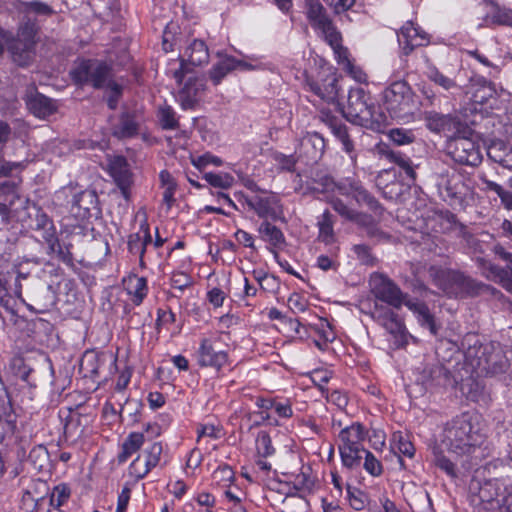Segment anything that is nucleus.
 I'll use <instances>...</instances> for the list:
<instances>
[{
  "label": "nucleus",
  "instance_id": "f257e3e1",
  "mask_svg": "<svg viewBox=\"0 0 512 512\" xmlns=\"http://www.w3.org/2000/svg\"><path fill=\"white\" fill-rule=\"evenodd\" d=\"M485 438L479 417L465 412L445 424L440 445L457 456L472 455L480 449Z\"/></svg>",
  "mask_w": 512,
  "mask_h": 512
},
{
  "label": "nucleus",
  "instance_id": "f03ea898",
  "mask_svg": "<svg viewBox=\"0 0 512 512\" xmlns=\"http://www.w3.org/2000/svg\"><path fill=\"white\" fill-rule=\"evenodd\" d=\"M428 274L433 284L449 298L476 297L492 288L457 269L432 265Z\"/></svg>",
  "mask_w": 512,
  "mask_h": 512
},
{
  "label": "nucleus",
  "instance_id": "7ed1b4c3",
  "mask_svg": "<svg viewBox=\"0 0 512 512\" xmlns=\"http://www.w3.org/2000/svg\"><path fill=\"white\" fill-rule=\"evenodd\" d=\"M347 102L343 115L348 121L377 133L384 132L388 125L387 117L363 88H351Z\"/></svg>",
  "mask_w": 512,
  "mask_h": 512
},
{
  "label": "nucleus",
  "instance_id": "20e7f679",
  "mask_svg": "<svg viewBox=\"0 0 512 512\" xmlns=\"http://www.w3.org/2000/svg\"><path fill=\"white\" fill-rule=\"evenodd\" d=\"M433 181L441 199L453 209L466 207L473 195L471 179L454 168L442 167L433 173Z\"/></svg>",
  "mask_w": 512,
  "mask_h": 512
},
{
  "label": "nucleus",
  "instance_id": "39448f33",
  "mask_svg": "<svg viewBox=\"0 0 512 512\" xmlns=\"http://www.w3.org/2000/svg\"><path fill=\"white\" fill-rule=\"evenodd\" d=\"M418 103L406 81H395L384 90V104L392 119L410 122L418 110Z\"/></svg>",
  "mask_w": 512,
  "mask_h": 512
},
{
  "label": "nucleus",
  "instance_id": "423d86ee",
  "mask_svg": "<svg viewBox=\"0 0 512 512\" xmlns=\"http://www.w3.org/2000/svg\"><path fill=\"white\" fill-rule=\"evenodd\" d=\"M489 478L480 487L479 497L482 501L490 502L496 488L500 487V492L512 490V458L495 459L484 466Z\"/></svg>",
  "mask_w": 512,
  "mask_h": 512
},
{
  "label": "nucleus",
  "instance_id": "0eeeda50",
  "mask_svg": "<svg viewBox=\"0 0 512 512\" xmlns=\"http://www.w3.org/2000/svg\"><path fill=\"white\" fill-rule=\"evenodd\" d=\"M71 76L77 85H90L102 89L112 81V68L104 61L87 59L81 61L72 71Z\"/></svg>",
  "mask_w": 512,
  "mask_h": 512
},
{
  "label": "nucleus",
  "instance_id": "6e6552de",
  "mask_svg": "<svg viewBox=\"0 0 512 512\" xmlns=\"http://www.w3.org/2000/svg\"><path fill=\"white\" fill-rule=\"evenodd\" d=\"M303 12L311 27L320 31L332 47L340 44L341 35L326 8L319 0H303Z\"/></svg>",
  "mask_w": 512,
  "mask_h": 512
},
{
  "label": "nucleus",
  "instance_id": "1a4fd4ad",
  "mask_svg": "<svg viewBox=\"0 0 512 512\" xmlns=\"http://www.w3.org/2000/svg\"><path fill=\"white\" fill-rule=\"evenodd\" d=\"M473 130L457 134L447 140L446 151L452 160L460 165L477 166L482 161L479 145L472 140Z\"/></svg>",
  "mask_w": 512,
  "mask_h": 512
},
{
  "label": "nucleus",
  "instance_id": "9d476101",
  "mask_svg": "<svg viewBox=\"0 0 512 512\" xmlns=\"http://www.w3.org/2000/svg\"><path fill=\"white\" fill-rule=\"evenodd\" d=\"M472 365L487 375H497L507 371L511 366L503 348L498 342H487L481 348L479 357Z\"/></svg>",
  "mask_w": 512,
  "mask_h": 512
},
{
  "label": "nucleus",
  "instance_id": "9b49d317",
  "mask_svg": "<svg viewBox=\"0 0 512 512\" xmlns=\"http://www.w3.org/2000/svg\"><path fill=\"white\" fill-rule=\"evenodd\" d=\"M0 36L13 63L25 68L30 66L36 55V41H28L14 37L10 31L0 27Z\"/></svg>",
  "mask_w": 512,
  "mask_h": 512
},
{
  "label": "nucleus",
  "instance_id": "f8f14e48",
  "mask_svg": "<svg viewBox=\"0 0 512 512\" xmlns=\"http://www.w3.org/2000/svg\"><path fill=\"white\" fill-rule=\"evenodd\" d=\"M426 127L434 133L444 134L448 139L457 134H465L470 131V127L458 116L453 114H442L436 111H426L424 113Z\"/></svg>",
  "mask_w": 512,
  "mask_h": 512
},
{
  "label": "nucleus",
  "instance_id": "ddd939ff",
  "mask_svg": "<svg viewBox=\"0 0 512 512\" xmlns=\"http://www.w3.org/2000/svg\"><path fill=\"white\" fill-rule=\"evenodd\" d=\"M371 285L375 298L395 309H400L410 299L393 280L383 274H375Z\"/></svg>",
  "mask_w": 512,
  "mask_h": 512
},
{
  "label": "nucleus",
  "instance_id": "4468645a",
  "mask_svg": "<svg viewBox=\"0 0 512 512\" xmlns=\"http://www.w3.org/2000/svg\"><path fill=\"white\" fill-rule=\"evenodd\" d=\"M338 192L341 195L352 197L358 205H365L375 214L381 215L384 211L380 202L358 180L346 178L340 181Z\"/></svg>",
  "mask_w": 512,
  "mask_h": 512
},
{
  "label": "nucleus",
  "instance_id": "2eb2a0df",
  "mask_svg": "<svg viewBox=\"0 0 512 512\" xmlns=\"http://www.w3.org/2000/svg\"><path fill=\"white\" fill-rule=\"evenodd\" d=\"M23 100L28 111L39 119H47L58 111L57 101L40 93L34 84L27 86Z\"/></svg>",
  "mask_w": 512,
  "mask_h": 512
},
{
  "label": "nucleus",
  "instance_id": "dca6fc26",
  "mask_svg": "<svg viewBox=\"0 0 512 512\" xmlns=\"http://www.w3.org/2000/svg\"><path fill=\"white\" fill-rule=\"evenodd\" d=\"M208 61L209 50L206 43L203 40L194 39L180 59V68L174 73L175 79L178 83H182L185 75L190 72L189 65L201 66Z\"/></svg>",
  "mask_w": 512,
  "mask_h": 512
},
{
  "label": "nucleus",
  "instance_id": "f3484780",
  "mask_svg": "<svg viewBox=\"0 0 512 512\" xmlns=\"http://www.w3.org/2000/svg\"><path fill=\"white\" fill-rule=\"evenodd\" d=\"M27 307L36 313L48 312L56 303V294L51 285L40 282L27 287Z\"/></svg>",
  "mask_w": 512,
  "mask_h": 512
},
{
  "label": "nucleus",
  "instance_id": "a211bd4d",
  "mask_svg": "<svg viewBox=\"0 0 512 512\" xmlns=\"http://www.w3.org/2000/svg\"><path fill=\"white\" fill-rule=\"evenodd\" d=\"M372 317L382 325L395 338V345L398 348L408 344V332L398 314L391 309H375Z\"/></svg>",
  "mask_w": 512,
  "mask_h": 512
},
{
  "label": "nucleus",
  "instance_id": "6ab92c4d",
  "mask_svg": "<svg viewBox=\"0 0 512 512\" xmlns=\"http://www.w3.org/2000/svg\"><path fill=\"white\" fill-rule=\"evenodd\" d=\"M399 46L404 55L408 56L417 47L427 46L430 36L412 21H407L397 33Z\"/></svg>",
  "mask_w": 512,
  "mask_h": 512
},
{
  "label": "nucleus",
  "instance_id": "aec40b11",
  "mask_svg": "<svg viewBox=\"0 0 512 512\" xmlns=\"http://www.w3.org/2000/svg\"><path fill=\"white\" fill-rule=\"evenodd\" d=\"M70 203L71 212L80 219L97 217L101 213L98 195L94 190L87 189L74 194Z\"/></svg>",
  "mask_w": 512,
  "mask_h": 512
},
{
  "label": "nucleus",
  "instance_id": "412c9836",
  "mask_svg": "<svg viewBox=\"0 0 512 512\" xmlns=\"http://www.w3.org/2000/svg\"><path fill=\"white\" fill-rule=\"evenodd\" d=\"M262 194H256L254 201L249 203V209L253 210L263 220L277 221L283 219V210L279 198L273 193L264 192Z\"/></svg>",
  "mask_w": 512,
  "mask_h": 512
},
{
  "label": "nucleus",
  "instance_id": "4be33fe9",
  "mask_svg": "<svg viewBox=\"0 0 512 512\" xmlns=\"http://www.w3.org/2000/svg\"><path fill=\"white\" fill-rule=\"evenodd\" d=\"M318 119L331 130L332 134L341 142L343 150L350 155L351 159H354L355 156L352 155L354 142L347 125L329 110H321Z\"/></svg>",
  "mask_w": 512,
  "mask_h": 512
},
{
  "label": "nucleus",
  "instance_id": "5701e85b",
  "mask_svg": "<svg viewBox=\"0 0 512 512\" xmlns=\"http://www.w3.org/2000/svg\"><path fill=\"white\" fill-rule=\"evenodd\" d=\"M108 172L120 189L122 196L129 200L132 173L127 159L122 155L110 157L108 159Z\"/></svg>",
  "mask_w": 512,
  "mask_h": 512
},
{
  "label": "nucleus",
  "instance_id": "b1692460",
  "mask_svg": "<svg viewBox=\"0 0 512 512\" xmlns=\"http://www.w3.org/2000/svg\"><path fill=\"white\" fill-rule=\"evenodd\" d=\"M426 389L435 387H453L455 379L450 371L440 363L426 365L418 378Z\"/></svg>",
  "mask_w": 512,
  "mask_h": 512
},
{
  "label": "nucleus",
  "instance_id": "393cba45",
  "mask_svg": "<svg viewBox=\"0 0 512 512\" xmlns=\"http://www.w3.org/2000/svg\"><path fill=\"white\" fill-rule=\"evenodd\" d=\"M325 151V140L318 133H308L300 142L298 159L306 165L317 163Z\"/></svg>",
  "mask_w": 512,
  "mask_h": 512
},
{
  "label": "nucleus",
  "instance_id": "a878e982",
  "mask_svg": "<svg viewBox=\"0 0 512 512\" xmlns=\"http://www.w3.org/2000/svg\"><path fill=\"white\" fill-rule=\"evenodd\" d=\"M206 90V79L204 76L189 77L183 88L179 91V101L184 110L194 109Z\"/></svg>",
  "mask_w": 512,
  "mask_h": 512
},
{
  "label": "nucleus",
  "instance_id": "bb28decb",
  "mask_svg": "<svg viewBox=\"0 0 512 512\" xmlns=\"http://www.w3.org/2000/svg\"><path fill=\"white\" fill-rule=\"evenodd\" d=\"M367 430L360 422H355L351 426L345 427L339 433L340 443L338 447L353 449L356 451H365L363 441L367 437Z\"/></svg>",
  "mask_w": 512,
  "mask_h": 512
},
{
  "label": "nucleus",
  "instance_id": "cd10ccee",
  "mask_svg": "<svg viewBox=\"0 0 512 512\" xmlns=\"http://www.w3.org/2000/svg\"><path fill=\"white\" fill-rule=\"evenodd\" d=\"M228 355L224 351H215L210 340L203 339L198 350V363L203 367L220 370L227 362Z\"/></svg>",
  "mask_w": 512,
  "mask_h": 512
},
{
  "label": "nucleus",
  "instance_id": "c85d7f7f",
  "mask_svg": "<svg viewBox=\"0 0 512 512\" xmlns=\"http://www.w3.org/2000/svg\"><path fill=\"white\" fill-rule=\"evenodd\" d=\"M405 306L415 314L418 323L422 327L427 328L431 334L437 335L438 327L435 322V317L430 312L425 302L410 298L406 300Z\"/></svg>",
  "mask_w": 512,
  "mask_h": 512
},
{
  "label": "nucleus",
  "instance_id": "c756f323",
  "mask_svg": "<svg viewBox=\"0 0 512 512\" xmlns=\"http://www.w3.org/2000/svg\"><path fill=\"white\" fill-rule=\"evenodd\" d=\"M487 156L503 168L512 170V144L501 139L493 140L487 147Z\"/></svg>",
  "mask_w": 512,
  "mask_h": 512
},
{
  "label": "nucleus",
  "instance_id": "7c9ffc66",
  "mask_svg": "<svg viewBox=\"0 0 512 512\" xmlns=\"http://www.w3.org/2000/svg\"><path fill=\"white\" fill-rule=\"evenodd\" d=\"M139 132V123L136 114L124 111L119 116L117 124L113 125L112 135L118 139L132 138Z\"/></svg>",
  "mask_w": 512,
  "mask_h": 512
},
{
  "label": "nucleus",
  "instance_id": "2f4dec72",
  "mask_svg": "<svg viewBox=\"0 0 512 512\" xmlns=\"http://www.w3.org/2000/svg\"><path fill=\"white\" fill-rule=\"evenodd\" d=\"M162 452V443L154 442L148 449L144 451L146 460L143 469H138V462L140 460V456H138L133 461L131 467L136 473L137 478H144L153 468H155L159 464Z\"/></svg>",
  "mask_w": 512,
  "mask_h": 512
},
{
  "label": "nucleus",
  "instance_id": "473e14b6",
  "mask_svg": "<svg viewBox=\"0 0 512 512\" xmlns=\"http://www.w3.org/2000/svg\"><path fill=\"white\" fill-rule=\"evenodd\" d=\"M310 181L312 185H308L307 189L314 193H328L335 189L338 190L339 182H335L329 173L321 169L312 171Z\"/></svg>",
  "mask_w": 512,
  "mask_h": 512
},
{
  "label": "nucleus",
  "instance_id": "72a5a7b5",
  "mask_svg": "<svg viewBox=\"0 0 512 512\" xmlns=\"http://www.w3.org/2000/svg\"><path fill=\"white\" fill-rule=\"evenodd\" d=\"M9 369L14 376L26 382L30 387L37 386L38 378L35 375V370L23 357H13L10 361Z\"/></svg>",
  "mask_w": 512,
  "mask_h": 512
},
{
  "label": "nucleus",
  "instance_id": "f704fd0d",
  "mask_svg": "<svg viewBox=\"0 0 512 512\" xmlns=\"http://www.w3.org/2000/svg\"><path fill=\"white\" fill-rule=\"evenodd\" d=\"M497 95L496 86L493 82L480 79L478 80L477 88L472 93V101L475 104H489L490 107H493V102L497 100Z\"/></svg>",
  "mask_w": 512,
  "mask_h": 512
},
{
  "label": "nucleus",
  "instance_id": "c9c22d12",
  "mask_svg": "<svg viewBox=\"0 0 512 512\" xmlns=\"http://www.w3.org/2000/svg\"><path fill=\"white\" fill-rule=\"evenodd\" d=\"M28 219L21 218L23 225L36 231H41L53 223L52 219L37 205L26 207Z\"/></svg>",
  "mask_w": 512,
  "mask_h": 512
},
{
  "label": "nucleus",
  "instance_id": "e433bc0d",
  "mask_svg": "<svg viewBox=\"0 0 512 512\" xmlns=\"http://www.w3.org/2000/svg\"><path fill=\"white\" fill-rule=\"evenodd\" d=\"M258 233L263 241L274 248H281L286 244V239L280 228L273 225L269 220H264L258 227Z\"/></svg>",
  "mask_w": 512,
  "mask_h": 512
},
{
  "label": "nucleus",
  "instance_id": "4c0bfd02",
  "mask_svg": "<svg viewBox=\"0 0 512 512\" xmlns=\"http://www.w3.org/2000/svg\"><path fill=\"white\" fill-rule=\"evenodd\" d=\"M19 12L28 17L31 15L50 17L56 13L50 5L40 0L20 2Z\"/></svg>",
  "mask_w": 512,
  "mask_h": 512
},
{
  "label": "nucleus",
  "instance_id": "58836bf2",
  "mask_svg": "<svg viewBox=\"0 0 512 512\" xmlns=\"http://www.w3.org/2000/svg\"><path fill=\"white\" fill-rule=\"evenodd\" d=\"M312 91L327 102H334L338 97V80L336 77L326 78L322 84L311 85Z\"/></svg>",
  "mask_w": 512,
  "mask_h": 512
},
{
  "label": "nucleus",
  "instance_id": "ea45409f",
  "mask_svg": "<svg viewBox=\"0 0 512 512\" xmlns=\"http://www.w3.org/2000/svg\"><path fill=\"white\" fill-rule=\"evenodd\" d=\"M144 443V435L142 433H130L122 444V451L118 455V462H126L133 453L137 452Z\"/></svg>",
  "mask_w": 512,
  "mask_h": 512
},
{
  "label": "nucleus",
  "instance_id": "a19ab883",
  "mask_svg": "<svg viewBox=\"0 0 512 512\" xmlns=\"http://www.w3.org/2000/svg\"><path fill=\"white\" fill-rule=\"evenodd\" d=\"M234 70L233 56L226 55L212 66L209 71V77L214 85H218L230 72Z\"/></svg>",
  "mask_w": 512,
  "mask_h": 512
},
{
  "label": "nucleus",
  "instance_id": "79ce46f5",
  "mask_svg": "<svg viewBox=\"0 0 512 512\" xmlns=\"http://www.w3.org/2000/svg\"><path fill=\"white\" fill-rule=\"evenodd\" d=\"M484 344L476 333H467L462 338L461 346L465 349V356L471 361V364L479 357L480 350L484 347Z\"/></svg>",
  "mask_w": 512,
  "mask_h": 512
},
{
  "label": "nucleus",
  "instance_id": "37998d69",
  "mask_svg": "<svg viewBox=\"0 0 512 512\" xmlns=\"http://www.w3.org/2000/svg\"><path fill=\"white\" fill-rule=\"evenodd\" d=\"M428 78L436 85L440 86L445 91L450 93L451 95H454L461 91L462 87L456 82V80L447 77L437 68H433L429 71Z\"/></svg>",
  "mask_w": 512,
  "mask_h": 512
},
{
  "label": "nucleus",
  "instance_id": "c03bdc74",
  "mask_svg": "<svg viewBox=\"0 0 512 512\" xmlns=\"http://www.w3.org/2000/svg\"><path fill=\"white\" fill-rule=\"evenodd\" d=\"M38 31L39 26L37 24L36 18L23 15L22 21L20 22L17 33L14 35V37L28 41H36L35 38Z\"/></svg>",
  "mask_w": 512,
  "mask_h": 512
},
{
  "label": "nucleus",
  "instance_id": "a18cd8bd",
  "mask_svg": "<svg viewBox=\"0 0 512 512\" xmlns=\"http://www.w3.org/2000/svg\"><path fill=\"white\" fill-rule=\"evenodd\" d=\"M28 459L38 471L46 470L50 466V455L44 445L33 447L29 453Z\"/></svg>",
  "mask_w": 512,
  "mask_h": 512
},
{
  "label": "nucleus",
  "instance_id": "49530a36",
  "mask_svg": "<svg viewBox=\"0 0 512 512\" xmlns=\"http://www.w3.org/2000/svg\"><path fill=\"white\" fill-rule=\"evenodd\" d=\"M482 182L485 185V189L487 191H491L497 194V196L501 200V204L507 210H512V192L505 189L502 185L489 180L487 178H482Z\"/></svg>",
  "mask_w": 512,
  "mask_h": 512
},
{
  "label": "nucleus",
  "instance_id": "de8ad7c7",
  "mask_svg": "<svg viewBox=\"0 0 512 512\" xmlns=\"http://www.w3.org/2000/svg\"><path fill=\"white\" fill-rule=\"evenodd\" d=\"M158 120L164 130H175L179 128V121L176 112L169 105H164L158 109Z\"/></svg>",
  "mask_w": 512,
  "mask_h": 512
},
{
  "label": "nucleus",
  "instance_id": "09e8293b",
  "mask_svg": "<svg viewBox=\"0 0 512 512\" xmlns=\"http://www.w3.org/2000/svg\"><path fill=\"white\" fill-rule=\"evenodd\" d=\"M346 493L347 499L352 509H354L355 511H362L366 507V504L369 501V497L364 491L355 488L351 486L349 483H347Z\"/></svg>",
  "mask_w": 512,
  "mask_h": 512
},
{
  "label": "nucleus",
  "instance_id": "8fccbe9b",
  "mask_svg": "<svg viewBox=\"0 0 512 512\" xmlns=\"http://www.w3.org/2000/svg\"><path fill=\"white\" fill-rule=\"evenodd\" d=\"M338 450L344 468L350 471L360 468L363 451L346 449L345 447H338Z\"/></svg>",
  "mask_w": 512,
  "mask_h": 512
},
{
  "label": "nucleus",
  "instance_id": "3c124183",
  "mask_svg": "<svg viewBox=\"0 0 512 512\" xmlns=\"http://www.w3.org/2000/svg\"><path fill=\"white\" fill-rule=\"evenodd\" d=\"M129 293L133 295V303L140 305L147 295V280L144 277H133L129 280Z\"/></svg>",
  "mask_w": 512,
  "mask_h": 512
},
{
  "label": "nucleus",
  "instance_id": "603ef678",
  "mask_svg": "<svg viewBox=\"0 0 512 512\" xmlns=\"http://www.w3.org/2000/svg\"><path fill=\"white\" fill-rule=\"evenodd\" d=\"M434 464L437 468L445 472L451 478H457L458 472L456 465L446 456L440 448H434Z\"/></svg>",
  "mask_w": 512,
  "mask_h": 512
},
{
  "label": "nucleus",
  "instance_id": "864d4df0",
  "mask_svg": "<svg viewBox=\"0 0 512 512\" xmlns=\"http://www.w3.org/2000/svg\"><path fill=\"white\" fill-rule=\"evenodd\" d=\"M319 226V236L318 238L325 242L326 244L330 243L333 239L334 231H333V215L329 212V210H325L321 216V219L318 221Z\"/></svg>",
  "mask_w": 512,
  "mask_h": 512
},
{
  "label": "nucleus",
  "instance_id": "5fc2aeb1",
  "mask_svg": "<svg viewBox=\"0 0 512 512\" xmlns=\"http://www.w3.org/2000/svg\"><path fill=\"white\" fill-rule=\"evenodd\" d=\"M392 450H397L400 455L409 458H412L415 454L414 445L406 436H403L401 432H396L393 434Z\"/></svg>",
  "mask_w": 512,
  "mask_h": 512
},
{
  "label": "nucleus",
  "instance_id": "6e6d98bb",
  "mask_svg": "<svg viewBox=\"0 0 512 512\" xmlns=\"http://www.w3.org/2000/svg\"><path fill=\"white\" fill-rule=\"evenodd\" d=\"M256 451L257 455L262 458H267L275 453L271 437L267 432L260 431L258 433L256 438Z\"/></svg>",
  "mask_w": 512,
  "mask_h": 512
},
{
  "label": "nucleus",
  "instance_id": "4d7b16f0",
  "mask_svg": "<svg viewBox=\"0 0 512 512\" xmlns=\"http://www.w3.org/2000/svg\"><path fill=\"white\" fill-rule=\"evenodd\" d=\"M386 156L391 162L397 164L400 168H402L408 177L415 179L416 173L412 166V161L410 160L409 157L403 155L400 152L395 151H389L386 154Z\"/></svg>",
  "mask_w": 512,
  "mask_h": 512
},
{
  "label": "nucleus",
  "instance_id": "13d9d810",
  "mask_svg": "<svg viewBox=\"0 0 512 512\" xmlns=\"http://www.w3.org/2000/svg\"><path fill=\"white\" fill-rule=\"evenodd\" d=\"M203 178L213 187L228 189L232 186L234 178L228 173H212L208 172Z\"/></svg>",
  "mask_w": 512,
  "mask_h": 512
},
{
  "label": "nucleus",
  "instance_id": "bf43d9fd",
  "mask_svg": "<svg viewBox=\"0 0 512 512\" xmlns=\"http://www.w3.org/2000/svg\"><path fill=\"white\" fill-rule=\"evenodd\" d=\"M388 136L396 145H407L415 141L413 131L405 128H393L389 131Z\"/></svg>",
  "mask_w": 512,
  "mask_h": 512
},
{
  "label": "nucleus",
  "instance_id": "052dcab7",
  "mask_svg": "<svg viewBox=\"0 0 512 512\" xmlns=\"http://www.w3.org/2000/svg\"><path fill=\"white\" fill-rule=\"evenodd\" d=\"M352 251L362 265L374 266L377 262V259L371 252V248L366 244H355L352 246Z\"/></svg>",
  "mask_w": 512,
  "mask_h": 512
},
{
  "label": "nucleus",
  "instance_id": "680f3d73",
  "mask_svg": "<svg viewBox=\"0 0 512 512\" xmlns=\"http://www.w3.org/2000/svg\"><path fill=\"white\" fill-rule=\"evenodd\" d=\"M70 497V489L65 485L55 487L50 497V505L54 507V512H62L59 507L62 506Z\"/></svg>",
  "mask_w": 512,
  "mask_h": 512
},
{
  "label": "nucleus",
  "instance_id": "e2e57ef3",
  "mask_svg": "<svg viewBox=\"0 0 512 512\" xmlns=\"http://www.w3.org/2000/svg\"><path fill=\"white\" fill-rule=\"evenodd\" d=\"M81 426V416L80 414H70L66 419L64 425V435L66 438L71 437H79L82 433Z\"/></svg>",
  "mask_w": 512,
  "mask_h": 512
},
{
  "label": "nucleus",
  "instance_id": "0e129e2a",
  "mask_svg": "<svg viewBox=\"0 0 512 512\" xmlns=\"http://www.w3.org/2000/svg\"><path fill=\"white\" fill-rule=\"evenodd\" d=\"M465 389H467V398L471 401L477 402L484 396L485 387L474 379H468L467 382L463 384L462 390Z\"/></svg>",
  "mask_w": 512,
  "mask_h": 512
},
{
  "label": "nucleus",
  "instance_id": "69168bd1",
  "mask_svg": "<svg viewBox=\"0 0 512 512\" xmlns=\"http://www.w3.org/2000/svg\"><path fill=\"white\" fill-rule=\"evenodd\" d=\"M363 453L365 454L364 469L374 477L380 476L383 472L381 462L369 450L365 449Z\"/></svg>",
  "mask_w": 512,
  "mask_h": 512
},
{
  "label": "nucleus",
  "instance_id": "338daca9",
  "mask_svg": "<svg viewBox=\"0 0 512 512\" xmlns=\"http://www.w3.org/2000/svg\"><path fill=\"white\" fill-rule=\"evenodd\" d=\"M490 502H496L500 512H512V490L504 493L500 492V487H497Z\"/></svg>",
  "mask_w": 512,
  "mask_h": 512
},
{
  "label": "nucleus",
  "instance_id": "774afa93",
  "mask_svg": "<svg viewBox=\"0 0 512 512\" xmlns=\"http://www.w3.org/2000/svg\"><path fill=\"white\" fill-rule=\"evenodd\" d=\"M497 272L498 275L494 282L512 294V267H503L501 270H497Z\"/></svg>",
  "mask_w": 512,
  "mask_h": 512
}]
</instances>
